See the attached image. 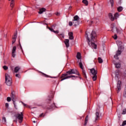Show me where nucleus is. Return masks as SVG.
Masks as SVG:
<instances>
[{
  "label": "nucleus",
  "mask_w": 126,
  "mask_h": 126,
  "mask_svg": "<svg viewBox=\"0 0 126 126\" xmlns=\"http://www.w3.org/2000/svg\"><path fill=\"white\" fill-rule=\"evenodd\" d=\"M87 36L88 40L89 41V45H90L91 42L92 48H93L94 49H97V45L95 44V43L92 42H94L96 39V37L97 36V34H96V32H95V31H93L91 34L90 37L88 36V35Z\"/></svg>",
  "instance_id": "f257e3e1"
},
{
  "label": "nucleus",
  "mask_w": 126,
  "mask_h": 126,
  "mask_svg": "<svg viewBox=\"0 0 126 126\" xmlns=\"http://www.w3.org/2000/svg\"><path fill=\"white\" fill-rule=\"evenodd\" d=\"M117 45L118 46V50L116 52L117 56H120L122 54V52L124 51V44L121 41H118L117 42Z\"/></svg>",
  "instance_id": "f03ea898"
},
{
  "label": "nucleus",
  "mask_w": 126,
  "mask_h": 126,
  "mask_svg": "<svg viewBox=\"0 0 126 126\" xmlns=\"http://www.w3.org/2000/svg\"><path fill=\"white\" fill-rule=\"evenodd\" d=\"M5 83L7 86H11L12 83L11 77L8 73L5 74Z\"/></svg>",
  "instance_id": "7ed1b4c3"
},
{
  "label": "nucleus",
  "mask_w": 126,
  "mask_h": 126,
  "mask_svg": "<svg viewBox=\"0 0 126 126\" xmlns=\"http://www.w3.org/2000/svg\"><path fill=\"white\" fill-rule=\"evenodd\" d=\"M79 20H80V18H79V17L78 16L75 15L73 17L72 22H73V26H74V27H76V26H77V25H79Z\"/></svg>",
  "instance_id": "20e7f679"
},
{
  "label": "nucleus",
  "mask_w": 126,
  "mask_h": 126,
  "mask_svg": "<svg viewBox=\"0 0 126 126\" xmlns=\"http://www.w3.org/2000/svg\"><path fill=\"white\" fill-rule=\"evenodd\" d=\"M91 72L92 73V77L93 81H95L97 80V70H95L94 68L91 69Z\"/></svg>",
  "instance_id": "39448f33"
},
{
  "label": "nucleus",
  "mask_w": 126,
  "mask_h": 126,
  "mask_svg": "<svg viewBox=\"0 0 126 126\" xmlns=\"http://www.w3.org/2000/svg\"><path fill=\"white\" fill-rule=\"evenodd\" d=\"M68 74L65 73L63 74L61 77V81H63V80H65V79H68V78H71V77H74V78H77V76H74V75H70L68 76Z\"/></svg>",
  "instance_id": "423d86ee"
},
{
  "label": "nucleus",
  "mask_w": 126,
  "mask_h": 126,
  "mask_svg": "<svg viewBox=\"0 0 126 126\" xmlns=\"http://www.w3.org/2000/svg\"><path fill=\"white\" fill-rule=\"evenodd\" d=\"M15 117L16 119L19 120V124H21L23 121V113H21V114H16Z\"/></svg>",
  "instance_id": "0eeeda50"
},
{
  "label": "nucleus",
  "mask_w": 126,
  "mask_h": 126,
  "mask_svg": "<svg viewBox=\"0 0 126 126\" xmlns=\"http://www.w3.org/2000/svg\"><path fill=\"white\" fill-rule=\"evenodd\" d=\"M66 73H67V74H69V75L77 74L78 75H79V73H78V71H77V70L75 69H71L69 71H67Z\"/></svg>",
  "instance_id": "6e6552de"
},
{
  "label": "nucleus",
  "mask_w": 126,
  "mask_h": 126,
  "mask_svg": "<svg viewBox=\"0 0 126 126\" xmlns=\"http://www.w3.org/2000/svg\"><path fill=\"white\" fill-rule=\"evenodd\" d=\"M117 93L122 90V81H118L117 85Z\"/></svg>",
  "instance_id": "1a4fd4ad"
},
{
  "label": "nucleus",
  "mask_w": 126,
  "mask_h": 126,
  "mask_svg": "<svg viewBox=\"0 0 126 126\" xmlns=\"http://www.w3.org/2000/svg\"><path fill=\"white\" fill-rule=\"evenodd\" d=\"M79 64V66H80V68H81V69H82L83 75H84L85 77H86H86H87L86 73H85V71L83 69V65H82V63L80 62Z\"/></svg>",
  "instance_id": "9d476101"
},
{
  "label": "nucleus",
  "mask_w": 126,
  "mask_h": 126,
  "mask_svg": "<svg viewBox=\"0 0 126 126\" xmlns=\"http://www.w3.org/2000/svg\"><path fill=\"white\" fill-rule=\"evenodd\" d=\"M15 52H16V46H14L12 50V57L14 58L16 55L15 54Z\"/></svg>",
  "instance_id": "9b49d317"
},
{
  "label": "nucleus",
  "mask_w": 126,
  "mask_h": 126,
  "mask_svg": "<svg viewBox=\"0 0 126 126\" xmlns=\"http://www.w3.org/2000/svg\"><path fill=\"white\" fill-rule=\"evenodd\" d=\"M112 32H117V33H121V31L118 30V28L116 27H114L111 30Z\"/></svg>",
  "instance_id": "f8f14e48"
},
{
  "label": "nucleus",
  "mask_w": 126,
  "mask_h": 126,
  "mask_svg": "<svg viewBox=\"0 0 126 126\" xmlns=\"http://www.w3.org/2000/svg\"><path fill=\"white\" fill-rule=\"evenodd\" d=\"M11 99H12V101H13V102L14 108H16V110H17L16 103H15V101H14V95L13 94H12V95H11Z\"/></svg>",
  "instance_id": "ddd939ff"
},
{
  "label": "nucleus",
  "mask_w": 126,
  "mask_h": 126,
  "mask_svg": "<svg viewBox=\"0 0 126 126\" xmlns=\"http://www.w3.org/2000/svg\"><path fill=\"white\" fill-rule=\"evenodd\" d=\"M16 38H17V35L16 33L14 35V36L12 38V44L13 45L16 41Z\"/></svg>",
  "instance_id": "4468645a"
},
{
  "label": "nucleus",
  "mask_w": 126,
  "mask_h": 126,
  "mask_svg": "<svg viewBox=\"0 0 126 126\" xmlns=\"http://www.w3.org/2000/svg\"><path fill=\"white\" fill-rule=\"evenodd\" d=\"M64 43L66 47V48H68L69 47V39H65L64 41Z\"/></svg>",
  "instance_id": "2eb2a0df"
},
{
  "label": "nucleus",
  "mask_w": 126,
  "mask_h": 126,
  "mask_svg": "<svg viewBox=\"0 0 126 126\" xmlns=\"http://www.w3.org/2000/svg\"><path fill=\"white\" fill-rule=\"evenodd\" d=\"M68 36L70 40H73V33L72 32H69Z\"/></svg>",
  "instance_id": "dca6fc26"
},
{
  "label": "nucleus",
  "mask_w": 126,
  "mask_h": 126,
  "mask_svg": "<svg viewBox=\"0 0 126 126\" xmlns=\"http://www.w3.org/2000/svg\"><path fill=\"white\" fill-rule=\"evenodd\" d=\"M46 11V8H41L39 9V11L38 12L39 14H42L43 12H45Z\"/></svg>",
  "instance_id": "f3484780"
},
{
  "label": "nucleus",
  "mask_w": 126,
  "mask_h": 126,
  "mask_svg": "<svg viewBox=\"0 0 126 126\" xmlns=\"http://www.w3.org/2000/svg\"><path fill=\"white\" fill-rule=\"evenodd\" d=\"M48 29H49V30H50V31H51V32H53L54 33H55V34H58L59 33V31H54V30L50 27H48Z\"/></svg>",
  "instance_id": "a211bd4d"
},
{
  "label": "nucleus",
  "mask_w": 126,
  "mask_h": 126,
  "mask_svg": "<svg viewBox=\"0 0 126 126\" xmlns=\"http://www.w3.org/2000/svg\"><path fill=\"white\" fill-rule=\"evenodd\" d=\"M109 17L110 19V20H111V21H114V20H115V17H114L113 16V14H112L111 13L109 14Z\"/></svg>",
  "instance_id": "6ab92c4d"
},
{
  "label": "nucleus",
  "mask_w": 126,
  "mask_h": 126,
  "mask_svg": "<svg viewBox=\"0 0 126 126\" xmlns=\"http://www.w3.org/2000/svg\"><path fill=\"white\" fill-rule=\"evenodd\" d=\"M113 63L115 64V66L117 68H120L121 67V63H116L115 61H113Z\"/></svg>",
  "instance_id": "aec40b11"
},
{
  "label": "nucleus",
  "mask_w": 126,
  "mask_h": 126,
  "mask_svg": "<svg viewBox=\"0 0 126 126\" xmlns=\"http://www.w3.org/2000/svg\"><path fill=\"white\" fill-rule=\"evenodd\" d=\"M76 57L78 60H80V59H81V54H80V53L79 52H78Z\"/></svg>",
  "instance_id": "412c9836"
},
{
  "label": "nucleus",
  "mask_w": 126,
  "mask_h": 126,
  "mask_svg": "<svg viewBox=\"0 0 126 126\" xmlns=\"http://www.w3.org/2000/svg\"><path fill=\"white\" fill-rule=\"evenodd\" d=\"M82 2L83 3H84V4H85V5L86 6L88 5L89 4V2L88 0H83Z\"/></svg>",
  "instance_id": "4be33fe9"
},
{
  "label": "nucleus",
  "mask_w": 126,
  "mask_h": 126,
  "mask_svg": "<svg viewBox=\"0 0 126 126\" xmlns=\"http://www.w3.org/2000/svg\"><path fill=\"white\" fill-rule=\"evenodd\" d=\"M19 69H20V67L17 66V67H15L14 72L16 73L18 72V71H19Z\"/></svg>",
  "instance_id": "5701e85b"
},
{
  "label": "nucleus",
  "mask_w": 126,
  "mask_h": 126,
  "mask_svg": "<svg viewBox=\"0 0 126 126\" xmlns=\"http://www.w3.org/2000/svg\"><path fill=\"white\" fill-rule=\"evenodd\" d=\"M123 8L122 6H120L117 8V10L118 11H119V12H121L123 11Z\"/></svg>",
  "instance_id": "b1692460"
},
{
  "label": "nucleus",
  "mask_w": 126,
  "mask_h": 126,
  "mask_svg": "<svg viewBox=\"0 0 126 126\" xmlns=\"http://www.w3.org/2000/svg\"><path fill=\"white\" fill-rule=\"evenodd\" d=\"M119 16H120V15L119 14V13H115V15H114L115 19H117L118 18Z\"/></svg>",
  "instance_id": "393cba45"
},
{
  "label": "nucleus",
  "mask_w": 126,
  "mask_h": 126,
  "mask_svg": "<svg viewBox=\"0 0 126 126\" xmlns=\"http://www.w3.org/2000/svg\"><path fill=\"white\" fill-rule=\"evenodd\" d=\"M98 61L99 63H103V60L102 59H101V58L99 57L98 59Z\"/></svg>",
  "instance_id": "a878e982"
},
{
  "label": "nucleus",
  "mask_w": 126,
  "mask_h": 126,
  "mask_svg": "<svg viewBox=\"0 0 126 126\" xmlns=\"http://www.w3.org/2000/svg\"><path fill=\"white\" fill-rule=\"evenodd\" d=\"M95 116H96L95 121H97V120L99 119V113L96 112Z\"/></svg>",
  "instance_id": "bb28decb"
},
{
  "label": "nucleus",
  "mask_w": 126,
  "mask_h": 126,
  "mask_svg": "<svg viewBox=\"0 0 126 126\" xmlns=\"http://www.w3.org/2000/svg\"><path fill=\"white\" fill-rule=\"evenodd\" d=\"M88 122V116H87L85 119V126H86V125H87Z\"/></svg>",
  "instance_id": "cd10ccee"
},
{
  "label": "nucleus",
  "mask_w": 126,
  "mask_h": 126,
  "mask_svg": "<svg viewBox=\"0 0 126 126\" xmlns=\"http://www.w3.org/2000/svg\"><path fill=\"white\" fill-rule=\"evenodd\" d=\"M10 7H13L14 6V1H11L10 4Z\"/></svg>",
  "instance_id": "c85d7f7f"
},
{
  "label": "nucleus",
  "mask_w": 126,
  "mask_h": 126,
  "mask_svg": "<svg viewBox=\"0 0 126 126\" xmlns=\"http://www.w3.org/2000/svg\"><path fill=\"white\" fill-rule=\"evenodd\" d=\"M2 122H3V123H6V118H5L4 117H3L2 118Z\"/></svg>",
  "instance_id": "c756f323"
},
{
  "label": "nucleus",
  "mask_w": 126,
  "mask_h": 126,
  "mask_svg": "<svg viewBox=\"0 0 126 126\" xmlns=\"http://www.w3.org/2000/svg\"><path fill=\"white\" fill-rule=\"evenodd\" d=\"M110 2L111 4V6H113V5L114 4V0H110Z\"/></svg>",
  "instance_id": "7c9ffc66"
},
{
  "label": "nucleus",
  "mask_w": 126,
  "mask_h": 126,
  "mask_svg": "<svg viewBox=\"0 0 126 126\" xmlns=\"http://www.w3.org/2000/svg\"><path fill=\"white\" fill-rule=\"evenodd\" d=\"M122 115H126V109H124L122 113Z\"/></svg>",
  "instance_id": "2f4dec72"
},
{
  "label": "nucleus",
  "mask_w": 126,
  "mask_h": 126,
  "mask_svg": "<svg viewBox=\"0 0 126 126\" xmlns=\"http://www.w3.org/2000/svg\"><path fill=\"white\" fill-rule=\"evenodd\" d=\"M113 38H114L115 40H116V39H118V35H117V34H115L113 36Z\"/></svg>",
  "instance_id": "473e14b6"
},
{
  "label": "nucleus",
  "mask_w": 126,
  "mask_h": 126,
  "mask_svg": "<svg viewBox=\"0 0 126 126\" xmlns=\"http://www.w3.org/2000/svg\"><path fill=\"white\" fill-rule=\"evenodd\" d=\"M7 101L8 102H10V101H11V98L10 97H7Z\"/></svg>",
  "instance_id": "72a5a7b5"
},
{
  "label": "nucleus",
  "mask_w": 126,
  "mask_h": 126,
  "mask_svg": "<svg viewBox=\"0 0 126 126\" xmlns=\"http://www.w3.org/2000/svg\"><path fill=\"white\" fill-rule=\"evenodd\" d=\"M119 56L117 55V54H116V55L114 56V59H116V60H118L119 59Z\"/></svg>",
  "instance_id": "f704fd0d"
},
{
  "label": "nucleus",
  "mask_w": 126,
  "mask_h": 126,
  "mask_svg": "<svg viewBox=\"0 0 126 126\" xmlns=\"http://www.w3.org/2000/svg\"><path fill=\"white\" fill-rule=\"evenodd\" d=\"M126 121H124L123 122V124L122 125V126H126Z\"/></svg>",
  "instance_id": "c9c22d12"
},
{
  "label": "nucleus",
  "mask_w": 126,
  "mask_h": 126,
  "mask_svg": "<svg viewBox=\"0 0 126 126\" xmlns=\"http://www.w3.org/2000/svg\"><path fill=\"white\" fill-rule=\"evenodd\" d=\"M73 24V22H69V26H72Z\"/></svg>",
  "instance_id": "e433bc0d"
},
{
  "label": "nucleus",
  "mask_w": 126,
  "mask_h": 126,
  "mask_svg": "<svg viewBox=\"0 0 126 126\" xmlns=\"http://www.w3.org/2000/svg\"><path fill=\"white\" fill-rule=\"evenodd\" d=\"M3 68L5 70H6V69H7L8 68V67L6 66H3Z\"/></svg>",
  "instance_id": "4c0bfd02"
},
{
  "label": "nucleus",
  "mask_w": 126,
  "mask_h": 126,
  "mask_svg": "<svg viewBox=\"0 0 126 126\" xmlns=\"http://www.w3.org/2000/svg\"><path fill=\"white\" fill-rule=\"evenodd\" d=\"M22 104L23 105V106H24L25 107H27V104H26L25 103H24V102H22Z\"/></svg>",
  "instance_id": "58836bf2"
},
{
  "label": "nucleus",
  "mask_w": 126,
  "mask_h": 126,
  "mask_svg": "<svg viewBox=\"0 0 126 126\" xmlns=\"http://www.w3.org/2000/svg\"><path fill=\"white\" fill-rule=\"evenodd\" d=\"M16 77H18L19 78L20 77V75L18 74H16Z\"/></svg>",
  "instance_id": "ea45409f"
},
{
  "label": "nucleus",
  "mask_w": 126,
  "mask_h": 126,
  "mask_svg": "<svg viewBox=\"0 0 126 126\" xmlns=\"http://www.w3.org/2000/svg\"><path fill=\"white\" fill-rule=\"evenodd\" d=\"M8 106H9L8 103H5L6 108H8Z\"/></svg>",
  "instance_id": "a19ab883"
},
{
  "label": "nucleus",
  "mask_w": 126,
  "mask_h": 126,
  "mask_svg": "<svg viewBox=\"0 0 126 126\" xmlns=\"http://www.w3.org/2000/svg\"><path fill=\"white\" fill-rule=\"evenodd\" d=\"M42 74H43V75L44 76H45V77H48V75H46L45 74L42 73Z\"/></svg>",
  "instance_id": "79ce46f5"
},
{
  "label": "nucleus",
  "mask_w": 126,
  "mask_h": 126,
  "mask_svg": "<svg viewBox=\"0 0 126 126\" xmlns=\"http://www.w3.org/2000/svg\"><path fill=\"white\" fill-rule=\"evenodd\" d=\"M62 38H64V35L63 34H60Z\"/></svg>",
  "instance_id": "37998d69"
},
{
  "label": "nucleus",
  "mask_w": 126,
  "mask_h": 126,
  "mask_svg": "<svg viewBox=\"0 0 126 126\" xmlns=\"http://www.w3.org/2000/svg\"><path fill=\"white\" fill-rule=\"evenodd\" d=\"M43 113H42V114H40L39 117H42V116H43Z\"/></svg>",
  "instance_id": "c03bdc74"
},
{
  "label": "nucleus",
  "mask_w": 126,
  "mask_h": 126,
  "mask_svg": "<svg viewBox=\"0 0 126 126\" xmlns=\"http://www.w3.org/2000/svg\"><path fill=\"white\" fill-rule=\"evenodd\" d=\"M56 15H60V13H57Z\"/></svg>",
  "instance_id": "a18cd8bd"
},
{
  "label": "nucleus",
  "mask_w": 126,
  "mask_h": 126,
  "mask_svg": "<svg viewBox=\"0 0 126 126\" xmlns=\"http://www.w3.org/2000/svg\"><path fill=\"white\" fill-rule=\"evenodd\" d=\"M33 123H34L35 124V123H36V121H33Z\"/></svg>",
  "instance_id": "49530a36"
},
{
  "label": "nucleus",
  "mask_w": 126,
  "mask_h": 126,
  "mask_svg": "<svg viewBox=\"0 0 126 126\" xmlns=\"http://www.w3.org/2000/svg\"><path fill=\"white\" fill-rule=\"evenodd\" d=\"M71 8V6H70L69 7V9H70Z\"/></svg>",
  "instance_id": "de8ad7c7"
},
{
  "label": "nucleus",
  "mask_w": 126,
  "mask_h": 126,
  "mask_svg": "<svg viewBox=\"0 0 126 126\" xmlns=\"http://www.w3.org/2000/svg\"><path fill=\"white\" fill-rule=\"evenodd\" d=\"M11 0V1H13V0Z\"/></svg>",
  "instance_id": "09e8293b"
},
{
  "label": "nucleus",
  "mask_w": 126,
  "mask_h": 126,
  "mask_svg": "<svg viewBox=\"0 0 126 126\" xmlns=\"http://www.w3.org/2000/svg\"><path fill=\"white\" fill-rule=\"evenodd\" d=\"M53 78H56V77H53Z\"/></svg>",
  "instance_id": "8fccbe9b"
},
{
  "label": "nucleus",
  "mask_w": 126,
  "mask_h": 126,
  "mask_svg": "<svg viewBox=\"0 0 126 126\" xmlns=\"http://www.w3.org/2000/svg\"><path fill=\"white\" fill-rule=\"evenodd\" d=\"M93 21H91V23H93Z\"/></svg>",
  "instance_id": "3c124183"
},
{
  "label": "nucleus",
  "mask_w": 126,
  "mask_h": 126,
  "mask_svg": "<svg viewBox=\"0 0 126 126\" xmlns=\"http://www.w3.org/2000/svg\"><path fill=\"white\" fill-rule=\"evenodd\" d=\"M16 123H17V121H16Z\"/></svg>",
  "instance_id": "603ef678"
}]
</instances>
